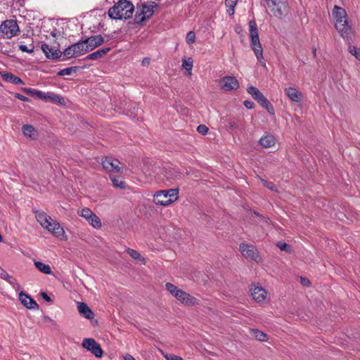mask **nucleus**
<instances>
[{
	"mask_svg": "<svg viewBox=\"0 0 360 360\" xmlns=\"http://www.w3.org/2000/svg\"><path fill=\"white\" fill-rule=\"evenodd\" d=\"M332 15L336 30L343 39H350L354 32L348 20L346 11L340 6H335Z\"/></svg>",
	"mask_w": 360,
	"mask_h": 360,
	"instance_id": "nucleus-1",
	"label": "nucleus"
},
{
	"mask_svg": "<svg viewBox=\"0 0 360 360\" xmlns=\"http://www.w3.org/2000/svg\"><path fill=\"white\" fill-rule=\"evenodd\" d=\"M36 219L40 226L51 233L53 236L62 240H67L68 236L64 228L60 223L53 219L44 212H39L36 214Z\"/></svg>",
	"mask_w": 360,
	"mask_h": 360,
	"instance_id": "nucleus-2",
	"label": "nucleus"
},
{
	"mask_svg": "<svg viewBox=\"0 0 360 360\" xmlns=\"http://www.w3.org/2000/svg\"><path fill=\"white\" fill-rule=\"evenodd\" d=\"M249 34L250 37V46L254 51V53L258 62L264 67L266 66V63L263 57V49L259 39V32L255 20L249 21Z\"/></svg>",
	"mask_w": 360,
	"mask_h": 360,
	"instance_id": "nucleus-3",
	"label": "nucleus"
},
{
	"mask_svg": "<svg viewBox=\"0 0 360 360\" xmlns=\"http://www.w3.org/2000/svg\"><path fill=\"white\" fill-rule=\"evenodd\" d=\"M134 11V6L130 1L122 0L109 9L108 15L112 19L126 20L132 16Z\"/></svg>",
	"mask_w": 360,
	"mask_h": 360,
	"instance_id": "nucleus-4",
	"label": "nucleus"
},
{
	"mask_svg": "<svg viewBox=\"0 0 360 360\" xmlns=\"http://www.w3.org/2000/svg\"><path fill=\"white\" fill-rule=\"evenodd\" d=\"M179 188L160 190L153 194V202L155 205L168 207L179 199Z\"/></svg>",
	"mask_w": 360,
	"mask_h": 360,
	"instance_id": "nucleus-5",
	"label": "nucleus"
},
{
	"mask_svg": "<svg viewBox=\"0 0 360 360\" xmlns=\"http://www.w3.org/2000/svg\"><path fill=\"white\" fill-rule=\"evenodd\" d=\"M165 288L177 301L184 305L191 307L199 304V300L196 297L179 288L172 283H167Z\"/></svg>",
	"mask_w": 360,
	"mask_h": 360,
	"instance_id": "nucleus-6",
	"label": "nucleus"
},
{
	"mask_svg": "<svg viewBox=\"0 0 360 360\" xmlns=\"http://www.w3.org/2000/svg\"><path fill=\"white\" fill-rule=\"evenodd\" d=\"M23 91L32 97L38 98L44 101L51 102L60 105H65L63 98L53 92L46 93L32 88H25L23 89Z\"/></svg>",
	"mask_w": 360,
	"mask_h": 360,
	"instance_id": "nucleus-7",
	"label": "nucleus"
},
{
	"mask_svg": "<svg viewBox=\"0 0 360 360\" xmlns=\"http://www.w3.org/2000/svg\"><path fill=\"white\" fill-rule=\"evenodd\" d=\"M156 4L155 2H148L138 4L134 17L135 22L136 23H141L142 22L151 18L154 14V8Z\"/></svg>",
	"mask_w": 360,
	"mask_h": 360,
	"instance_id": "nucleus-8",
	"label": "nucleus"
},
{
	"mask_svg": "<svg viewBox=\"0 0 360 360\" xmlns=\"http://www.w3.org/2000/svg\"><path fill=\"white\" fill-rule=\"evenodd\" d=\"M250 292L252 300L260 305L270 301L269 293L258 283H253L250 286Z\"/></svg>",
	"mask_w": 360,
	"mask_h": 360,
	"instance_id": "nucleus-9",
	"label": "nucleus"
},
{
	"mask_svg": "<svg viewBox=\"0 0 360 360\" xmlns=\"http://www.w3.org/2000/svg\"><path fill=\"white\" fill-rule=\"evenodd\" d=\"M247 91L261 105L262 107L265 108L269 113L274 115V106L257 88L249 86L247 88Z\"/></svg>",
	"mask_w": 360,
	"mask_h": 360,
	"instance_id": "nucleus-10",
	"label": "nucleus"
},
{
	"mask_svg": "<svg viewBox=\"0 0 360 360\" xmlns=\"http://www.w3.org/2000/svg\"><path fill=\"white\" fill-rule=\"evenodd\" d=\"M19 32V26L13 20H6L0 26V37L4 39H11L16 36Z\"/></svg>",
	"mask_w": 360,
	"mask_h": 360,
	"instance_id": "nucleus-11",
	"label": "nucleus"
},
{
	"mask_svg": "<svg viewBox=\"0 0 360 360\" xmlns=\"http://www.w3.org/2000/svg\"><path fill=\"white\" fill-rule=\"evenodd\" d=\"M267 5L274 15L278 18H283L288 13L287 0H266Z\"/></svg>",
	"mask_w": 360,
	"mask_h": 360,
	"instance_id": "nucleus-12",
	"label": "nucleus"
},
{
	"mask_svg": "<svg viewBox=\"0 0 360 360\" xmlns=\"http://www.w3.org/2000/svg\"><path fill=\"white\" fill-rule=\"evenodd\" d=\"M77 214L84 218L93 228L100 229L102 227L101 220L91 209L88 207L80 208L77 210Z\"/></svg>",
	"mask_w": 360,
	"mask_h": 360,
	"instance_id": "nucleus-13",
	"label": "nucleus"
},
{
	"mask_svg": "<svg viewBox=\"0 0 360 360\" xmlns=\"http://www.w3.org/2000/svg\"><path fill=\"white\" fill-rule=\"evenodd\" d=\"M239 249L243 256L246 259L253 260L257 263H260L262 261L257 250L254 246L247 243H241Z\"/></svg>",
	"mask_w": 360,
	"mask_h": 360,
	"instance_id": "nucleus-14",
	"label": "nucleus"
},
{
	"mask_svg": "<svg viewBox=\"0 0 360 360\" xmlns=\"http://www.w3.org/2000/svg\"><path fill=\"white\" fill-rule=\"evenodd\" d=\"M84 54L86 53L82 41L68 46L63 52V56L65 59L77 58Z\"/></svg>",
	"mask_w": 360,
	"mask_h": 360,
	"instance_id": "nucleus-15",
	"label": "nucleus"
},
{
	"mask_svg": "<svg viewBox=\"0 0 360 360\" xmlns=\"http://www.w3.org/2000/svg\"><path fill=\"white\" fill-rule=\"evenodd\" d=\"M82 42L85 53H87L101 46L104 43V39L101 35H94L82 41Z\"/></svg>",
	"mask_w": 360,
	"mask_h": 360,
	"instance_id": "nucleus-16",
	"label": "nucleus"
},
{
	"mask_svg": "<svg viewBox=\"0 0 360 360\" xmlns=\"http://www.w3.org/2000/svg\"><path fill=\"white\" fill-rule=\"evenodd\" d=\"M84 348L91 352L96 357L101 358L103 356V349L98 343L93 338H86L82 342Z\"/></svg>",
	"mask_w": 360,
	"mask_h": 360,
	"instance_id": "nucleus-17",
	"label": "nucleus"
},
{
	"mask_svg": "<svg viewBox=\"0 0 360 360\" xmlns=\"http://www.w3.org/2000/svg\"><path fill=\"white\" fill-rule=\"evenodd\" d=\"M284 92L288 99L293 103H301L304 99L302 92L297 87L290 86L284 88Z\"/></svg>",
	"mask_w": 360,
	"mask_h": 360,
	"instance_id": "nucleus-18",
	"label": "nucleus"
},
{
	"mask_svg": "<svg viewBox=\"0 0 360 360\" xmlns=\"http://www.w3.org/2000/svg\"><path fill=\"white\" fill-rule=\"evenodd\" d=\"M220 86L225 91L236 90L239 87V82L235 77L226 76L221 79Z\"/></svg>",
	"mask_w": 360,
	"mask_h": 360,
	"instance_id": "nucleus-19",
	"label": "nucleus"
},
{
	"mask_svg": "<svg viewBox=\"0 0 360 360\" xmlns=\"http://www.w3.org/2000/svg\"><path fill=\"white\" fill-rule=\"evenodd\" d=\"M120 162L112 158H105L102 160L103 168L110 172L118 173L121 171Z\"/></svg>",
	"mask_w": 360,
	"mask_h": 360,
	"instance_id": "nucleus-20",
	"label": "nucleus"
},
{
	"mask_svg": "<svg viewBox=\"0 0 360 360\" xmlns=\"http://www.w3.org/2000/svg\"><path fill=\"white\" fill-rule=\"evenodd\" d=\"M41 49L49 59H56L63 56V53L58 49L48 44L41 45Z\"/></svg>",
	"mask_w": 360,
	"mask_h": 360,
	"instance_id": "nucleus-21",
	"label": "nucleus"
},
{
	"mask_svg": "<svg viewBox=\"0 0 360 360\" xmlns=\"http://www.w3.org/2000/svg\"><path fill=\"white\" fill-rule=\"evenodd\" d=\"M19 300L24 307L29 309H38L37 302L30 296L23 292L19 293Z\"/></svg>",
	"mask_w": 360,
	"mask_h": 360,
	"instance_id": "nucleus-22",
	"label": "nucleus"
},
{
	"mask_svg": "<svg viewBox=\"0 0 360 360\" xmlns=\"http://www.w3.org/2000/svg\"><path fill=\"white\" fill-rule=\"evenodd\" d=\"M259 144L264 148H269L275 146L276 143V138L269 133H265L259 139Z\"/></svg>",
	"mask_w": 360,
	"mask_h": 360,
	"instance_id": "nucleus-23",
	"label": "nucleus"
},
{
	"mask_svg": "<svg viewBox=\"0 0 360 360\" xmlns=\"http://www.w3.org/2000/svg\"><path fill=\"white\" fill-rule=\"evenodd\" d=\"M22 132L23 135L31 140H36L39 136V132L31 124H24L22 127Z\"/></svg>",
	"mask_w": 360,
	"mask_h": 360,
	"instance_id": "nucleus-24",
	"label": "nucleus"
},
{
	"mask_svg": "<svg viewBox=\"0 0 360 360\" xmlns=\"http://www.w3.org/2000/svg\"><path fill=\"white\" fill-rule=\"evenodd\" d=\"M77 309L79 314L87 319H93L94 314L89 306L84 302H78Z\"/></svg>",
	"mask_w": 360,
	"mask_h": 360,
	"instance_id": "nucleus-25",
	"label": "nucleus"
},
{
	"mask_svg": "<svg viewBox=\"0 0 360 360\" xmlns=\"http://www.w3.org/2000/svg\"><path fill=\"white\" fill-rule=\"evenodd\" d=\"M182 68L185 70V75L191 77L192 75V69L193 67V60L191 57L182 58Z\"/></svg>",
	"mask_w": 360,
	"mask_h": 360,
	"instance_id": "nucleus-26",
	"label": "nucleus"
},
{
	"mask_svg": "<svg viewBox=\"0 0 360 360\" xmlns=\"http://www.w3.org/2000/svg\"><path fill=\"white\" fill-rule=\"evenodd\" d=\"M250 332L252 336L258 341L266 342L269 340L267 334L258 329L252 328Z\"/></svg>",
	"mask_w": 360,
	"mask_h": 360,
	"instance_id": "nucleus-27",
	"label": "nucleus"
},
{
	"mask_svg": "<svg viewBox=\"0 0 360 360\" xmlns=\"http://www.w3.org/2000/svg\"><path fill=\"white\" fill-rule=\"evenodd\" d=\"M110 50V47L99 49L87 56L86 58L89 60H97L103 58Z\"/></svg>",
	"mask_w": 360,
	"mask_h": 360,
	"instance_id": "nucleus-28",
	"label": "nucleus"
},
{
	"mask_svg": "<svg viewBox=\"0 0 360 360\" xmlns=\"http://www.w3.org/2000/svg\"><path fill=\"white\" fill-rule=\"evenodd\" d=\"M126 251L127 254L137 262H139L142 264H146V259L143 257H142L141 255L136 250L131 248H127Z\"/></svg>",
	"mask_w": 360,
	"mask_h": 360,
	"instance_id": "nucleus-29",
	"label": "nucleus"
},
{
	"mask_svg": "<svg viewBox=\"0 0 360 360\" xmlns=\"http://www.w3.org/2000/svg\"><path fill=\"white\" fill-rule=\"evenodd\" d=\"M34 264L40 272L48 275L52 274L51 268L49 264H46L39 261H34Z\"/></svg>",
	"mask_w": 360,
	"mask_h": 360,
	"instance_id": "nucleus-30",
	"label": "nucleus"
},
{
	"mask_svg": "<svg viewBox=\"0 0 360 360\" xmlns=\"http://www.w3.org/2000/svg\"><path fill=\"white\" fill-rule=\"evenodd\" d=\"M3 77L6 81L12 82L15 84H22V81L20 77H15V75L11 74V73H7V74L4 75Z\"/></svg>",
	"mask_w": 360,
	"mask_h": 360,
	"instance_id": "nucleus-31",
	"label": "nucleus"
},
{
	"mask_svg": "<svg viewBox=\"0 0 360 360\" xmlns=\"http://www.w3.org/2000/svg\"><path fill=\"white\" fill-rule=\"evenodd\" d=\"M238 2V0H226L225 4L227 8V13L229 15H233L234 13V8L236 6V4Z\"/></svg>",
	"mask_w": 360,
	"mask_h": 360,
	"instance_id": "nucleus-32",
	"label": "nucleus"
},
{
	"mask_svg": "<svg viewBox=\"0 0 360 360\" xmlns=\"http://www.w3.org/2000/svg\"><path fill=\"white\" fill-rule=\"evenodd\" d=\"M349 53L360 61V47L350 45L348 47Z\"/></svg>",
	"mask_w": 360,
	"mask_h": 360,
	"instance_id": "nucleus-33",
	"label": "nucleus"
},
{
	"mask_svg": "<svg viewBox=\"0 0 360 360\" xmlns=\"http://www.w3.org/2000/svg\"><path fill=\"white\" fill-rule=\"evenodd\" d=\"M111 179V181L113 184V186L116 188H125V183L124 181L122 180V179L121 178H117V177H113V176H111L110 177Z\"/></svg>",
	"mask_w": 360,
	"mask_h": 360,
	"instance_id": "nucleus-34",
	"label": "nucleus"
},
{
	"mask_svg": "<svg viewBox=\"0 0 360 360\" xmlns=\"http://www.w3.org/2000/svg\"><path fill=\"white\" fill-rule=\"evenodd\" d=\"M76 70H77L76 67H70V68H65V69L60 70L58 72V75L60 76L70 75L74 72H75Z\"/></svg>",
	"mask_w": 360,
	"mask_h": 360,
	"instance_id": "nucleus-35",
	"label": "nucleus"
},
{
	"mask_svg": "<svg viewBox=\"0 0 360 360\" xmlns=\"http://www.w3.org/2000/svg\"><path fill=\"white\" fill-rule=\"evenodd\" d=\"M186 41L188 45H191L195 42V34L194 32L190 31L187 33Z\"/></svg>",
	"mask_w": 360,
	"mask_h": 360,
	"instance_id": "nucleus-36",
	"label": "nucleus"
},
{
	"mask_svg": "<svg viewBox=\"0 0 360 360\" xmlns=\"http://www.w3.org/2000/svg\"><path fill=\"white\" fill-rule=\"evenodd\" d=\"M163 356L167 360H184L181 356L173 354H163Z\"/></svg>",
	"mask_w": 360,
	"mask_h": 360,
	"instance_id": "nucleus-37",
	"label": "nucleus"
},
{
	"mask_svg": "<svg viewBox=\"0 0 360 360\" xmlns=\"http://www.w3.org/2000/svg\"><path fill=\"white\" fill-rule=\"evenodd\" d=\"M277 247L280 250H285V251H287V252L290 251L289 245L287 243H284V242H282V241L278 242L277 243Z\"/></svg>",
	"mask_w": 360,
	"mask_h": 360,
	"instance_id": "nucleus-38",
	"label": "nucleus"
},
{
	"mask_svg": "<svg viewBox=\"0 0 360 360\" xmlns=\"http://www.w3.org/2000/svg\"><path fill=\"white\" fill-rule=\"evenodd\" d=\"M197 131L199 134L205 135L208 132V128L204 124H200L198 127Z\"/></svg>",
	"mask_w": 360,
	"mask_h": 360,
	"instance_id": "nucleus-39",
	"label": "nucleus"
},
{
	"mask_svg": "<svg viewBox=\"0 0 360 360\" xmlns=\"http://www.w3.org/2000/svg\"><path fill=\"white\" fill-rule=\"evenodd\" d=\"M51 35L58 39H60V38H63V33L60 31V30H54L53 31H52L51 32Z\"/></svg>",
	"mask_w": 360,
	"mask_h": 360,
	"instance_id": "nucleus-40",
	"label": "nucleus"
},
{
	"mask_svg": "<svg viewBox=\"0 0 360 360\" xmlns=\"http://www.w3.org/2000/svg\"><path fill=\"white\" fill-rule=\"evenodd\" d=\"M19 49L22 52H26V53H32L34 51L33 47L29 49L26 45H22V44L19 46Z\"/></svg>",
	"mask_w": 360,
	"mask_h": 360,
	"instance_id": "nucleus-41",
	"label": "nucleus"
},
{
	"mask_svg": "<svg viewBox=\"0 0 360 360\" xmlns=\"http://www.w3.org/2000/svg\"><path fill=\"white\" fill-rule=\"evenodd\" d=\"M244 105L248 109H252L254 108V106H255V104H254L253 102H252L250 101H244Z\"/></svg>",
	"mask_w": 360,
	"mask_h": 360,
	"instance_id": "nucleus-42",
	"label": "nucleus"
},
{
	"mask_svg": "<svg viewBox=\"0 0 360 360\" xmlns=\"http://www.w3.org/2000/svg\"><path fill=\"white\" fill-rule=\"evenodd\" d=\"M300 281H301V284L303 286H305V287L309 286L310 281H309V280L308 278L301 277L300 278Z\"/></svg>",
	"mask_w": 360,
	"mask_h": 360,
	"instance_id": "nucleus-43",
	"label": "nucleus"
},
{
	"mask_svg": "<svg viewBox=\"0 0 360 360\" xmlns=\"http://www.w3.org/2000/svg\"><path fill=\"white\" fill-rule=\"evenodd\" d=\"M262 182H263V185H264L265 187H266V188H269V189H271V190H273V189H274V185H273V184L269 183V182H267V181H264V180H262Z\"/></svg>",
	"mask_w": 360,
	"mask_h": 360,
	"instance_id": "nucleus-44",
	"label": "nucleus"
},
{
	"mask_svg": "<svg viewBox=\"0 0 360 360\" xmlns=\"http://www.w3.org/2000/svg\"><path fill=\"white\" fill-rule=\"evenodd\" d=\"M15 96H16V98H18V99H20L22 101H25V102L29 101L28 98H27L21 94H17Z\"/></svg>",
	"mask_w": 360,
	"mask_h": 360,
	"instance_id": "nucleus-45",
	"label": "nucleus"
},
{
	"mask_svg": "<svg viewBox=\"0 0 360 360\" xmlns=\"http://www.w3.org/2000/svg\"><path fill=\"white\" fill-rule=\"evenodd\" d=\"M41 295L43 297V299L44 300H46V302H51V299L50 298V297L46 293L41 292Z\"/></svg>",
	"mask_w": 360,
	"mask_h": 360,
	"instance_id": "nucleus-46",
	"label": "nucleus"
},
{
	"mask_svg": "<svg viewBox=\"0 0 360 360\" xmlns=\"http://www.w3.org/2000/svg\"><path fill=\"white\" fill-rule=\"evenodd\" d=\"M243 30L240 25H236L235 27V32L238 34H240L242 32Z\"/></svg>",
	"mask_w": 360,
	"mask_h": 360,
	"instance_id": "nucleus-47",
	"label": "nucleus"
},
{
	"mask_svg": "<svg viewBox=\"0 0 360 360\" xmlns=\"http://www.w3.org/2000/svg\"><path fill=\"white\" fill-rule=\"evenodd\" d=\"M13 288L15 290H20L21 287H20V285L19 284V283H18L17 281H15L14 282V284L13 285Z\"/></svg>",
	"mask_w": 360,
	"mask_h": 360,
	"instance_id": "nucleus-48",
	"label": "nucleus"
},
{
	"mask_svg": "<svg viewBox=\"0 0 360 360\" xmlns=\"http://www.w3.org/2000/svg\"><path fill=\"white\" fill-rule=\"evenodd\" d=\"M8 281L13 285L15 281H17L15 278L10 276H8Z\"/></svg>",
	"mask_w": 360,
	"mask_h": 360,
	"instance_id": "nucleus-49",
	"label": "nucleus"
},
{
	"mask_svg": "<svg viewBox=\"0 0 360 360\" xmlns=\"http://www.w3.org/2000/svg\"><path fill=\"white\" fill-rule=\"evenodd\" d=\"M124 360H136L130 354H127L125 356H124Z\"/></svg>",
	"mask_w": 360,
	"mask_h": 360,
	"instance_id": "nucleus-50",
	"label": "nucleus"
},
{
	"mask_svg": "<svg viewBox=\"0 0 360 360\" xmlns=\"http://www.w3.org/2000/svg\"><path fill=\"white\" fill-rule=\"evenodd\" d=\"M149 63V60L148 59H147V58L143 59V64H146V63Z\"/></svg>",
	"mask_w": 360,
	"mask_h": 360,
	"instance_id": "nucleus-51",
	"label": "nucleus"
},
{
	"mask_svg": "<svg viewBox=\"0 0 360 360\" xmlns=\"http://www.w3.org/2000/svg\"><path fill=\"white\" fill-rule=\"evenodd\" d=\"M313 53H314V56H316V49L314 50Z\"/></svg>",
	"mask_w": 360,
	"mask_h": 360,
	"instance_id": "nucleus-52",
	"label": "nucleus"
}]
</instances>
